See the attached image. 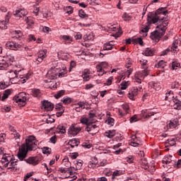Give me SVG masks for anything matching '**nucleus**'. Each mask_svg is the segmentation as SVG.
Instances as JSON below:
<instances>
[{"label": "nucleus", "mask_w": 181, "mask_h": 181, "mask_svg": "<svg viewBox=\"0 0 181 181\" xmlns=\"http://www.w3.org/2000/svg\"><path fill=\"white\" fill-rule=\"evenodd\" d=\"M168 25H169V23H164L163 27H162V25H158L156 27V29H160L161 33L158 30H155L152 32L150 35L151 39H152V40H155V42L158 43V42L160 40V38L162 37V36L165 35V32H166V29H167L166 26H168Z\"/></svg>", "instance_id": "2"}, {"label": "nucleus", "mask_w": 181, "mask_h": 181, "mask_svg": "<svg viewBox=\"0 0 181 181\" xmlns=\"http://www.w3.org/2000/svg\"><path fill=\"white\" fill-rule=\"evenodd\" d=\"M164 9H166V7H161L156 10L155 12V15L152 17V16L148 15L147 16V22L149 25L151 23H158L159 21H163V22H168V17L166 15H168V10L163 11Z\"/></svg>", "instance_id": "1"}, {"label": "nucleus", "mask_w": 181, "mask_h": 181, "mask_svg": "<svg viewBox=\"0 0 181 181\" xmlns=\"http://www.w3.org/2000/svg\"><path fill=\"white\" fill-rule=\"evenodd\" d=\"M78 15H79L80 18H82V19L88 18V14H86V12L84 11V10H83V9L79 10Z\"/></svg>", "instance_id": "29"}, {"label": "nucleus", "mask_w": 181, "mask_h": 181, "mask_svg": "<svg viewBox=\"0 0 181 181\" xmlns=\"http://www.w3.org/2000/svg\"><path fill=\"white\" fill-rule=\"evenodd\" d=\"M112 41L107 42L103 45V50H112V47H114V44H112Z\"/></svg>", "instance_id": "19"}, {"label": "nucleus", "mask_w": 181, "mask_h": 181, "mask_svg": "<svg viewBox=\"0 0 181 181\" xmlns=\"http://www.w3.org/2000/svg\"><path fill=\"white\" fill-rule=\"evenodd\" d=\"M170 158H172V156H169L168 157L164 158L163 160H162V163L169 165V163L172 162V159H170Z\"/></svg>", "instance_id": "30"}, {"label": "nucleus", "mask_w": 181, "mask_h": 181, "mask_svg": "<svg viewBox=\"0 0 181 181\" xmlns=\"http://www.w3.org/2000/svg\"><path fill=\"white\" fill-rule=\"evenodd\" d=\"M50 148L49 147H44L42 149V153L46 154L48 153L50 155V151H49Z\"/></svg>", "instance_id": "53"}, {"label": "nucleus", "mask_w": 181, "mask_h": 181, "mask_svg": "<svg viewBox=\"0 0 181 181\" xmlns=\"http://www.w3.org/2000/svg\"><path fill=\"white\" fill-rule=\"evenodd\" d=\"M166 62H165V61L161 60L158 63V67H160L161 69H164L165 66H166L165 64Z\"/></svg>", "instance_id": "45"}, {"label": "nucleus", "mask_w": 181, "mask_h": 181, "mask_svg": "<svg viewBox=\"0 0 181 181\" xmlns=\"http://www.w3.org/2000/svg\"><path fill=\"white\" fill-rule=\"evenodd\" d=\"M24 145L27 146L29 150L33 151V149L36 148V139L35 136H30L28 139L25 140Z\"/></svg>", "instance_id": "4"}, {"label": "nucleus", "mask_w": 181, "mask_h": 181, "mask_svg": "<svg viewBox=\"0 0 181 181\" xmlns=\"http://www.w3.org/2000/svg\"><path fill=\"white\" fill-rule=\"evenodd\" d=\"M23 95H25V93H21L19 94V96H15L13 100L15 103H18V104H21L22 107H24L26 104V98Z\"/></svg>", "instance_id": "7"}, {"label": "nucleus", "mask_w": 181, "mask_h": 181, "mask_svg": "<svg viewBox=\"0 0 181 181\" xmlns=\"http://www.w3.org/2000/svg\"><path fill=\"white\" fill-rule=\"evenodd\" d=\"M98 181H108V180H107V177H101L98 178Z\"/></svg>", "instance_id": "64"}, {"label": "nucleus", "mask_w": 181, "mask_h": 181, "mask_svg": "<svg viewBox=\"0 0 181 181\" xmlns=\"http://www.w3.org/2000/svg\"><path fill=\"white\" fill-rule=\"evenodd\" d=\"M153 115H155V112H148L146 114V111L145 110H142L141 111V117H144V118H146L147 119L151 118V117H153Z\"/></svg>", "instance_id": "15"}, {"label": "nucleus", "mask_w": 181, "mask_h": 181, "mask_svg": "<svg viewBox=\"0 0 181 181\" xmlns=\"http://www.w3.org/2000/svg\"><path fill=\"white\" fill-rule=\"evenodd\" d=\"M78 156V153H74L70 155V157L72 159H77V157Z\"/></svg>", "instance_id": "63"}, {"label": "nucleus", "mask_w": 181, "mask_h": 181, "mask_svg": "<svg viewBox=\"0 0 181 181\" xmlns=\"http://www.w3.org/2000/svg\"><path fill=\"white\" fill-rule=\"evenodd\" d=\"M177 45H179V42L177 41V40H175L173 43V47L174 49H177Z\"/></svg>", "instance_id": "62"}, {"label": "nucleus", "mask_w": 181, "mask_h": 181, "mask_svg": "<svg viewBox=\"0 0 181 181\" xmlns=\"http://www.w3.org/2000/svg\"><path fill=\"white\" fill-rule=\"evenodd\" d=\"M177 67H180V63L173 62L172 65L173 70H177Z\"/></svg>", "instance_id": "49"}, {"label": "nucleus", "mask_w": 181, "mask_h": 181, "mask_svg": "<svg viewBox=\"0 0 181 181\" xmlns=\"http://www.w3.org/2000/svg\"><path fill=\"white\" fill-rule=\"evenodd\" d=\"M97 163H98V160L96 157H93L92 158V161H90L88 163V168H95V165H97Z\"/></svg>", "instance_id": "20"}, {"label": "nucleus", "mask_w": 181, "mask_h": 181, "mask_svg": "<svg viewBox=\"0 0 181 181\" xmlns=\"http://www.w3.org/2000/svg\"><path fill=\"white\" fill-rule=\"evenodd\" d=\"M58 56L62 59V60H69V59H70V54L67 53H63L62 55L58 53Z\"/></svg>", "instance_id": "26"}, {"label": "nucleus", "mask_w": 181, "mask_h": 181, "mask_svg": "<svg viewBox=\"0 0 181 181\" xmlns=\"http://www.w3.org/2000/svg\"><path fill=\"white\" fill-rule=\"evenodd\" d=\"M33 175V173H27L26 175L24 177V181H27L28 179H29V177H31V176Z\"/></svg>", "instance_id": "60"}, {"label": "nucleus", "mask_w": 181, "mask_h": 181, "mask_svg": "<svg viewBox=\"0 0 181 181\" xmlns=\"http://www.w3.org/2000/svg\"><path fill=\"white\" fill-rule=\"evenodd\" d=\"M29 151V148L25 146V144H22L21 146L19 148L17 157L18 158L19 160H23L24 159H26L28 158V152Z\"/></svg>", "instance_id": "3"}, {"label": "nucleus", "mask_w": 181, "mask_h": 181, "mask_svg": "<svg viewBox=\"0 0 181 181\" xmlns=\"http://www.w3.org/2000/svg\"><path fill=\"white\" fill-rule=\"evenodd\" d=\"M53 108H54V105H53V103L47 100H44L42 102V110L44 111H53Z\"/></svg>", "instance_id": "8"}, {"label": "nucleus", "mask_w": 181, "mask_h": 181, "mask_svg": "<svg viewBox=\"0 0 181 181\" xmlns=\"http://www.w3.org/2000/svg\"><path fill=\"white\" fill-rule=\"evenodd\" d=\"M63 104L65 105H67V104L71 103V98H64L63 100H62Z\"/></svg>", "instance_id": "38"}, {"label": "nucleus", "mask_w": 181, "mask_h": 181, "mask_svg": "<svg viewBox=\"0 0 181 181\" xmlns=\"http://www.w3.org/2000/svg\"><path fill=\"white\" fill-rule=\"evenodd\" d=\"M55 110H57V111L58 112H62V110H64V107H63V105H62L61 104H58L56 107H55Z\"/></svg>", "instance_id": "47"}, {"label": "nucleus", "mask_w": 181, "mask_h": 181, "mask_svg": "<svg viewBox=\"0 0 181 181\" xmlns=\"http://www.w3.org/2000/svg\"><path fill=\"white\" fill-rule=\"evenodd\" d=\"M132 42L133 43V45H140L141 46H142L144 45V41L142 40L141 37H138V38H133L132 40Z\"/></svg>", "instance_id": "22"}, {"label": "nucleus", "mask_w": 181, "mask_h": 181, "mask_svg": "<svg viewBox=\"0 0 181 181\" xmlns=\"http://www.w3.org/2000/svg\"><path fill=\"white\" fill-rule=\"evenodd\" d=\"M122 18L124 19V21H131L132 17L128 15L127 13H124L122 16Z\"/></svg>", "instance_id": "42"}, {"label": "nucleus", "mask_w": 181, "mask_h": 181, "mask_svg": "<svg viewBox=\"0 0 181 181\" xmlns=\"http://www.w3.org/2000/svg\"><path fill=\"white\" fill-rule=\"evenodd\" d=\"M69 144H72L73 145H75V146H77L80 144V141H78L77 139H74L70 140Z\"/></svg>", "instance_id": "43"}, {"label": "nucleus", "mask_w": 181, "mask_h": 181, "mask_svg": "<svg viewBox=\"0 0 181 181\" xmlns=\"http://www.w3.org/2000/svg\"><path fill=\"white\" fill-rule=\"evenodd\" d=\"M4 157L7 160V163L4 164V168H6L9 165V162H12V158H11L9 154H5Z\"/></svg>", "instance_id": "31"}, {"label": "nucleus", "mask_w": 181, "mask_h": 181, "mask_svg": "<svg viewBox=\"0 0 181 181\" xmlns=\"http://www.w3.org/2000/svg\"><path fill=\"white\" fill-rule=\"evenodd\" d=\"M172 100H175V96H173L172 90H170L168 93H165V100L170 102Z\"/></svg>", "instance_id": "18"}, {"label": "nucleus", "mask_w": 181, "mask_h": 181, "mask_svg": "<svg viewBox=\"0 0 181 181\" xmlns=\"http://www.w3.org/2000/svg\"><path fill=\"white\" fill-rule=\"evenodd\" d=\"M25 161L26 162V163H29L30 165H33L34 166L37 165V163H39V161L36 160L35 157H30L27 160H25Z\"/></svg>", "instance_id": "12"}, {"label": "nucleus", "mask_w": 181, "mask_h": 181, "mask_svg": "<svg viewBox=\"0 0 181 181\" xmlns=\"http://www.w3.org/2000/svg\"><path fill=\"white\" fill-rule=\"evenodd\" d=\"M8 77H9L11 81H14L13 80L15 78H18V71L16 70H15V71L11 70L10 71Z\"/></svg>", "instance_id": "16"}, {"label": "nucleus", "mask_w": 181, "mask_h": 181, "mask_svg": "<svg viewBox=\"0 0 181 181\" xmlns=\"http://www.w3.org/2000/svg\"><path fill=\"white\" fill-rule=\"evenodd\" d=\"M140 63L141 64V69H142V74L144 77H146L149 76V69H148V60L146 59H141L140 60Z\"/></svg>", "instance_id": "6"}, {"label": "nucleus", "mask_w": 181, "mask_h": 181, "mask_svg": "<svg viewBox=\"0 0 181 181\" xmlns=\"http://www.w3.org/2000/svg\"><path fill=\"white\" fill-rule=\"evenodd\" d=\"M145 56H153V50L146 48L144 51Z\"/></svg>", "instance_id": "35"}, {"label": "nucleus", "mask_w": 181, "mask_h": 181, "mask_svg": "<svg viewBox=\"0 0 181 181\" xmlns=\"http://www.w3.org/2000/svg\"><path fill=\"white\" fill-rule=\"evenodd\" d=\"M11 89H7L4 91V93L1 98V100L2 101H5V100H6V98H8V97H9V95H11Z\"/></svg>", "instance_id": "23"}, {"label": "nucleus", "mask_w": 181, "mask_h": 181, "mask_svg": "<svg viewBox=\"0 0 181 181\" xmlns=\"http://www.w3.org/2000/svg\"><path fill=\"white\" fill-rule=\"evenodd\" d=\"M59 172H61V173H69V175L67 177H64V179H67V177H70L71 176H73V175H74L71 167L70 168L64 167V168H59Z\"/></svg>", "instance_id": "11"}, {"label": "nucleus", "mask_w": 181, "mask_h": 181, "mask_svg": "<svg viewBox=\"0 0 181 181\" xmlns=\"http://www.w3.org/2000/svg\"><path fill=\"white\" fill-rule=\"evenodd\" d=\"M46 53H47V50L41 51L38 54V57L41 59H45L46 57Z\"/></svg>", "instance_id": "37"}, {"label": "nucleus", "mask_w": 181, "mask_h": 181, "mask_svg": "<svg viewBox=\"0 0 181 181\" xmlns=\"http://www.w3.org/2000/svg\"><path fill=\"white\" fill-rule=\"evenodd\" d=\"M8 85H6L5 83L4 82H0V88L1 90H5V88H7Z\"/></svg>", "instance_id": "54"}, {"label": "nucleus", "mask_w": 181, "mask_h": 181, "mask_svg": "<svg viewBox=\"0 0 181 181\" xmlns=\"http://www.w3.org/2000/svg\"><path fill=\"white\" fill-rule=\"evenodd\" d=\"M81 166H83V160H78L76 162V168H74V169H75V170H78L81 169Z\"/></svg>", "instance_id": "34"}, {"label": "nucleus", "mask_w": 181, "mask_h": 181, "mask_svg": "<svg viewBox=\"0 0 181 181\" xmlns=\"http://www.w3.org/2000/svg\"><path fill=\"white\" fill-rule=\"evenodd\" d=\"M59 69L56 67L51 68L47 71V76L51 80H54L55 78H57V76H59Z\"/></svg>", "instance_id": "5"}, {"label": "nucleus", "mask_w": 181, "mask_h": 181, "mask_svg": "<svg viewBox=\"0 0 181 181\" xmlns=\"http://www.w3.org/2000/svg\"><path fill=\"white\" fill-rule=\"evenodd\" d=\"M62 39H64V40L66 42H73V38H71L70 35H63Z\"/></svg>", "instance_id": "44"}, {"label": "nucleus", "mask_w": 181, "mask_h": 181, "mask_svg": "<svg viewBox=\"0 0 181 181\" xmlns=\"http://www.w3.org/2000/svg\"><path fill=\"white\" fill-rule=\"evenodd\" d=\"M54 122V119L53 117L48 116V118L46 119V123L47 124H53Z\"/></svg>", "instance_id": "46"}, {"label": "nucleus", "mask_w": 181, "mask_h": 181, "mask_svg": "<svg viewBox=\"0 0 181 181\" xmlns=\"http://www.w3.org/2000/svg\"><path fill=\"white\" fill-rule=\"evenodd\" d=\"M81 131V127H76L74 124H71L68 131L69 135H72L73 136H76Z\"/></svg>", "instance_id": "9"}, {"label": "nucleus", "mask_w": 181, "mask_h": 181, "mask_svg": "<svg viewBox=\"0 0 181 181\" xmlns=\"http://www.w3.org/2000/svg\"><path fill=\"white\" fill-rule=\"evenodd\" d=\"M173 107H174V110H181V102L180 101L175 102Z\"/></svg>", "instance_id": "41"}, {"label": "nucleus", "mask_w": 181, "mask_h": 181, "mask_svg": "<svg viewBox=\"0 0 181 181\" xmlns=\"http://www.w3.org/2000/svg\"><path fill=\"white\" fill-rule=\"evenodd\" d=\"M81 124H86V125L88 126L89 124H93V123L95 122V121L90 122V120L87 118H82L81 119Z\"/></svg>", "instance_id": "33"}, {"label": "nucleus", "mask_w": 181, "mask_h": 181, "mask_svg": "<svg viewBox=\"0 0 181 181\" xmlns=\"http://www.w3.org/2000/svg\"><path fill=\"white\" fill-rule=\"evenodd\" d=\"M13 15L17 18H22V16H25V15H26V13L24 11V10L21 9L14 11Z\"/></svg>", "instance_id": "17"}, {"label": "nucleus", "mask_w": 181, "mask_h": 181, "mask_svg": "<svg viewBox=\"0 0 181 181\" xmlns=\"http://www.w3.org/2000/svg\"><path fill=\"white\" fill-rule=\"evenodd\" d=\"M121 86V90H127L128 88V81H123L120 84Z\"/></svg>", "instance_id": "40"}, {"label": "nucleus", "mask_w": 181, "mask_h": 181, "mask_svg": "<svg viewBox=\"0 0 181 181\" xmlns=\"http://www.w3.org/2000/svg\"><path fill=\"white\" fill-rule=\"evenodd\" d=\"M121 175V172L119 170H116L113 173L112 175V179H115V176H120Z\"/></svg>", "instance_id": "50"}, {"label": "nucleus", "mask_w": 181, "mask_h": 181, "mask_svg": "<svg viewBox=\"0 0 181 181\" xmlns=\"http://www.w3.org/2000/svg\"><path fill=\"white\" fill-rule=\"evenodd\" d=\"M180 86L179 82L175 81L171 84V88H179Z\"/></svg>", "instance_id": "48"}, {"label": "nucleus", "mask_w": 181, "mask_h": 181, "mask_svg": "<svg viewBox=\"0 0 181 181\" xmlns=\"http://www.w3.org/2000/svg\"><path fill=\"white\" fill-rule=\"evenodd\" d=\"M130 145H132V146H134V147H136L139 145V141H138L136 136H135V135L132 136V139L130 141Z\"/></svg>", "instance_id": "13"}, {"label": "nucleus", "mask_w": 181, "mask_h": 181, "mask_svg": "<svg viewBox=\"0 0 181 181\" xmlns=\"http://www.w3.org/2000/svg\"><path fill=\"white\" fill-rule=\"evenodd\" d=\"M107 124H108L109 125H111L112 127V124H114V119H112V117H109L107 120H106Z\"/></svg>", "instance_id": "52"}, {"label": "nucleus", "mask_w": 181, "mask_h": 181, "mask_svg": "<svg viewBox=\"0 0 181 181\" xmlns=\"http://www.w3.org/2000/svg\"><path fill=\"white\" fill-rule=\"evenodd\" d=\"M66 13H69V15L73 13V7L69 6H66Z\"/></svg>", "instance_id": "51"}, {"label": "nucleus", "mask_w": 181, "mask_h": 181, "mask_svg": "<svg viewBox=\"0 0 181 181\" xmlns=\"http://www.w3.org/2000/svg\"><path fill=\"white\" fill-rule=\"evenodd\" d=\"M16 162L17 161H15V162L12 161V162H11L10 167L8 169L11 170H17L18 168H16V167H15V166H16Z\"/></svg>", "instance_id": "36"}, {"label": "nucleus", "mask_w": 181, "mask_h": 181, "mask_svg": "<svg viewBox=\"0 0 181 181\" xmlns=\"http://www.w3.org/2000/svg\"><path fill=\"white\" fill-rule=\"evenodd\" d=\"M90 71H87L86 72H84V74L82 75V77L84 80V81H88L90 80Z\"/></svg>", "instance_id": "32"}, {"label": "nucleus", "mask_w": 181, "mask_h": 181, "mask_svg": "<svg viewBox=\"0 0 181 181\" xmlns=\"http://www.w3.org/2000/svg\"><path fill=\"white\" fill-rule=\"evenodd\" d=\"M76 67V62L71 61L70 63L69 71H71V69Z\"/></svg>", "instance_id": "59"}, {"label": "nucleus", "mask_w": 181, "mask_h": 181, "mask_svg": "<svg viewBox=\"0 0 181 181\" xmlns=\"http://www.w3.org/2000/svg\"><path fill=\"white\" fill-rule=\"evenodd\" d=\"M98 73H103L104 70H103V66L101 65L96 66Z\"/></svg>", "instance_id": "58"}, {"label": "nucleus", "mask_w": 181, "mask_h": 181, "mask_svg": "<svg viewBox=\"0 0 181 181\" xmlns=\"http://www.w3.org/2000/svg\"><path fill=\"white\" fill-rule=\"evenodd\" d=\"M65 167L64 168H71V163H70V161H69V158H67V160L65 161Z\"/></svg>", "instance_id": "61"}, {"label": "nucleus", "mask_w": 181, "mask_h": 181, "mask_svg": "<svg viewBox=\"0 0 181 181\" xmlns=\"http://www.w3.org/2000/svg\"><path fill=\"white\" fill-rule=\"evenodd\" d=\"M6 46L8 49H10L11 50H18V49H21V47H22V45L11 41L7 42Z\"/></svg>", "instance_id": "10"}, {"label": "nucleus", "mask_w": 181, "mask_h": 181, "mask_svg": "<svg viewBox=\"0 0 181 181\" xmlns=\"http://www.w3.org/2000/svg\"><path fill=\"white\" fill-rule=\"evenodd\" d=\"M31 93L33 97H36L37 98H40V97H42V93L39 89H33Z\"/></svg>", "instance_id": "21"}, {"label": "nucleus", "mask_w": 181, "mask_h": 181, "mask_svg": "<svg viewBox=\"0 0 181 181\" xmlns=\"http://www.w3.org/2000/svg\"><path fill=\"white\" fill-rule=\"evenodd\" d=\"M167 128H176V124H175V122H170L169 124L167 125Z\"/></svg>", "instance_id": "57"}, {"label": "nucleus", "mask_w": 181, "mask_h": 181, "mask_svg": "<svg viewBox=\"0 0 181 181\" xmlns=\"http://www.w3.org/2000/svg\"><path fill=\"white\" fill-rule=\"evenodd\" d=\"M138 91H139L138 88H135V87L133 88V90L132 91V93H129V95H128L129 98L134 101L135 100L134 97H135V95H137Z\"/></svg>", "instance_id": "14"}, {"label": "nucleus", "mask_w": 181, "mask_h": 181, "mask_svg": "<svg viewBox=\"0 0 181 181\" xmlns=\"http://www.w3.org/2000/svg\"><path fill=\"white\" fill-rule=\"evenodd\" d=\"M66 93V90H62L57 92V94L54 95V98L58 100V98H60V97H63Z\"/></svg>", "instance_id": "27"}, {"label": "nucleus", "mask_w": 181, "mask_h": 181, "mask_svg": "<svg viewBox=\"0 0 181 181\" xmlns=\"http://www.w3.org/2000/svg\"><path fill=\"white\" fill-rule=\"evenodd\" d=\"M92 123H89V124H88L87 127L86 128V131L87 132H90L91 131H93V129H95V128H97V125L94 124V125H91Z\"/></svg>", "instance_id": "28"}, {"label": "nucleus", "mask_w": 181, "mask_h": 181, "mask_svg": "<svg viewBox=\"0 0 181 181\" xmlns=\"http://www.w3.org/2000/svg\"><path fill=\"white\" fill-rule=\"evenodd\" d=\"M105 136L107 138H110V139H111V138H114V136H115V130H109L108 132H106Z\"/></svg>", "instance_id": "24"}, {"label": "nucleus", "mask_w": 181, "mask_h": 181, "mask_svg": "<svg viewBox=\"0 0 181 181\" xmlns=\"http://www.w3.org/2000/svg\"><path fill=\"white\" fill-rule=\"evenodd\" d=\"M141 32L142 33H148V32H149V27L148 25H146L145 28H144Z\"/></svg>", "instance_id": "55"}, {"label": "nucleus", "mask_w": 181, "mask_h": 181, "mask_svg": "<svg viewBox=\"0 0 181 181\" xmlns=\"http://www.w3.org/2000/svg\"><path fill=\"white\" fill-rule=\"evenodd\" d=\"M141 166L143 169H144L145 170H147V169H149V165H148V162L145 160L142 161Z\"/></svg>", "instance_id": "39"}, {"label": "nucleus", "mask_w": 181, "mask_h": 181, "mask_svg": "<svg viewBox=\"0 0 181 181\" xmlns=\"http://www.w3.org/2000/svg\"><path fill=\"white\" fill-rule=\"evenodd\" d=\"M57 132L58 134H66V127L62 125H59L57 128Z\"/></svg>", "instance_id": "25"}, {"label": "nucleus", "mask_w": 181, "mask_h": 181, "mask_svg": "<svg viewBox=\"0 0 181 181\" xmlns=\"http://www.w3.org/2000/svg\"><path fill=\"white\" fill-rule=\"evenodd\" d=\"M126 162H128V163H134V158L132 157H127L125 158Z\"/></svg>", "instance_id": "56"}]
</instances>
